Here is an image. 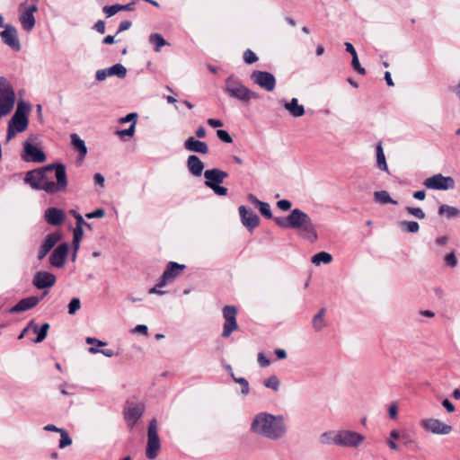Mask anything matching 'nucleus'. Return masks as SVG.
Listing matches in <instances>:
<instances>
[{
	"mask_svg": "<svg viewBox=\"0 0 460 460\" xmlns=\"http://www.w3.org/2000/svg\"><path fill=\"white\" fill-rule=\"evenodd\" d=\"M264 385L276 391L279 386V380L276 376H270L269 378L264 380Z\"/></svg>",
	"mask_w": 460,
	"mask_h": 460,
	"instance_id": "a19ab883",
	"label": "nucleus"
},
{
	"mask_svg": "<svg viewBox=\"0 0 460 460\" xmlns=\"http://www.w3.org/2000/svg\"><path fill=\"white\" fill-rule=\"evenodd\" d=\"M283 106L295 118L302 117L305 114V108L298 104L296 98H292L290 102H285Z\"/></svg>",
	"mask_w": 460,
	"mask_h": 460,
	"instance_id": "bb28decb",
	"label": "nucleus"
},
{
	"mask_svg": "<svg viewBox=\"0 0 460 460\" xmlns=\"http://www.w3.org/2000/svg\"><path fill=\"white\" fill-rule=\"evenodd\" d=\"M217 136L224 143L230 144L233 142L232 137L229 135V133L226 130L217 129Z\"/></svg>",
	"mask_w": 460,
	"mask_h": 460,
	"instance_id": "49530a36",
	"label": "nucleus"
},
{
	"mask_svg": "<svg viewBox=\"0 0 460 460\" xmlns=\"http://www.w3.org/2000/svg\"><path fill=\"white\" fill-rule=\"evenodd\" d=\"M243 60L246 64H252L258 60V58L253 51L247 49L243 53Z\"/></svg>",
	"mask_w": 460,
	"mask_h": 460,
	"instance_id": "09e8293b",
	"label": "nucleus"
},
{
	"mask_svg": "<svg viewBox=\"0 0 460 460\" xmlns=\"http://www.w3.org/2000/svg\"><path fill=\"white\" fill-rule=\"evenodd\" d=\"M251 79L254 84L268 92H271L275 89L276 79L270 72L255 70L251 74Z\"/></svg>",
	"mask_w": 460,
	"mask_h": 460,
	"instance_id": "ddd939ff",
	"label": "nucleus"
},
{
	"mask_svg": "<svg viewBox=\"0 0 460 460\" xmlns=\"http://www.w3.org/2000/svg\"><path fill=\"white\" fill-rule=\"evenodd\" d=\"M420 425L426 431L436 435H447L452 431L451 425L434 418L422 419Z\"/></svg>",
	"mask_w": 460,
	"mask_h": 460,
	"instance_id": "9b49d317",
	"label": "nucleus"
},
{
	"mask_svg": "<svg viewBox=\"0 0 460 460\" xmlns=\"http://www.w3.org/2000/svg\"><path fill=\"white\" fill-rule=\"evenodd\" d=\"M237 308L234 305H226L223 308V316L225 319L224 328L222 336L226 338L231 333L238 329V323L236 321Z\"/></svg>",
	"mask_w": 460,
	"mask_h": 460,
	"instance_id": "f8f14e48",
	"label": "nucleus"
},
{
	"mask_svg": "<svg viewBox=\"0 0 460 460\" xmlns=\"http://www.w3.org/2000/svg\"><path fill=\"white\" fill-rule=\"evenodd\" d=\"M93 28L99 33L103 34L105 32V22L102 20H99L95 22Z\"/></svg>",
	"mask_w": 460,
	"mask_h": 460,
	"instance_id": "680f3d73",
	"label": "nucleus"
},
{
	"mask_svg": "<svg viewBox=\"0 0 460 460\" xmlns=\"http://www.w3.org/2000/svg\"><path fill=\"white\" fill-rule=\"evenodd\" d=\"M105 216V210L103 208H97L93 212L87 213L85 217L89 219L92 218H102Z\"/></svg>",
	"mask_w": 460,
	"mask_h": 460,
	"instance_id": "864d4df0",
	"label": "nucleus"
},
{
	"mask_svg": "<svg viewBox=\"0 0 460 460\" xmlns=\"http://www.w3.org/2000/svg\"><path fill=\"white\" fill-rule=\"evenodd\" d=\"M93 181L96 185H100L103 187L104 185V177L101 173H95L93 176Z\"/></svg>",
	"mask_w": 460,
	"mask_h": 460,
	"instance_id": "338daca9",
	"label": "nucleus"
},
{
	"mask_svg": "<svg viewBox=\"0 0 460 460\" xmlns=\"http://www.w3.org/2000/svg\"><path fill=\"white\" fill-rule=\"evenodd\" d=\"M137 114L135 113V112H132V113H128L127 116L121 118L119 119V122L120 123H127V122H132L133 121H136L137 122Z\"/></svg>",
	"mask_w": 460,
	"mask_h": 460,
	"instance_id": "13d9d810",
	"label": "nucleus"
},
{
	"mask_svg": "<svg viewBox=\"0 0 460 460\" xmlns=\"http://www.w3.org/2000/svg\"><path fill=\"white\" fill-rule=\"evenodd\" d=\"M211 190L218 196H226L228 191L226 187L220 186V184L211 186Z\"/></svg>",
	"mask_w": 460,
	"mask_h": 460,
	"instance_id": "5fc2aeb1",
	"label": "nucleus"
},
{
	"mask_svg": "<svg viewBox=\"0 0 460 460\" xmlns=\"http://www.w3.org/2000/svg\"><path fill=\"white\" fill-rule=\"evenodd\" d=\"M325 309L322 308L313 318V327L319 332L325 326L324 321Z\"/></svg>",
	"mask_w": 460,
	"mask_h": 460,
	"instance_id": "72a5a7b5",
	"label": "nucleus"
},
{
	"mask_svg": "<svg viewBox=\"0 0 460 460\" xmlns=\"http://www.w3.org/2000/svg\"><path fill=\"white\" fill-rule=\"evenodd\" d=\"M376 166L379 170L384 171L385 172H389L388 165L386 163L385 155L383 150L382 144H377L376 147Z\"/></svg>",
	"mask_w": 460,
	"mask_h": 460,
	"instance_id": "c756f323",
	"label": "nucleus"
},
{
	"mask_svg": "<svg viewBox=\"0 0 460 460\" xmlns=\"http://www.w3.org/2000/svg\"><path fill=\"white\" fill-rule=\"evenodd\" d=\"M228 177V173L217 168L208 169L204 172L205 185L211 189V186L218 185L224 182Z\"/></svg>",
	"mask_w": 460,
	"mask_h": 460,
	"instance_id": "a211bd4d",
	"label": "nucleus"
},
{
	"mask_svg": "<svg viewBox=\"0 0 460 460\" xmlns=\"http://www.w3.org/2000/svg\"><path fill=\"white\" fill-rule=\"evenodd\" d=\"M29 328H31L33 332L37 334V338L33 341L35 343H40L46 339L49 324L46 323L40 327L34 321H31L29 323Z\"/></svg>",
	"mask_w": 460,
	"mask_h": 460,
	"instance_id": "cd10ccee",
	"label": "nucleus"
},
{
	"mask_svg": "<svg viewBox=\"0 0 460 460\" xmlns=\"http://www.w3.org/2000/svg\"><path fill=\"white\" fill-rule=\"evenodd\" d=\"M0 37L4 44L10 47L15 51L21 49V43L18 38L17 30L10 25L6 24L4 30L0 32Z\"/></svg>",
	"mask_w": 460,
	"mask_h": 460,
	"instance_id": "2eb2a0df",
	"label": "nucleus"
},
{
	"mask_svg": "<svg viewBox=\"0 0 460 460\" xmlns=\"http://www.w3.org/2000/svg\"><path fill=\"white\" fill-rule=\"evenodd\" d=\"M247 199L250 203L255 205L256 207H260V205L263 202V201H261L259 200L256 196H254L253 194H249L247 196Z\"/></svg>",
	"mask_w": 460,
	"mask_h": 460,
	"instance_id": "774afa93",
	"label": "nucleus"
},
{
	"mask_svg": "<svg viewBox=\"0 0 460 460\" xmlns=\"http://www.w3.org/2000/svg\"><path fill=\"white\" fill-rule=\"evenodd\" d=\"M259 210L261 214L264 216L266 218L270 219L272 217V213L269 203L262 202L259 207Z\"/></svg>",
	"mask_w": 460,
	"mask_h": 460,
	"instance_id": "de8ad7c7",
	"label": "nucleus"
},
{
	"mask_svg": "<svg viewBox=\"0 0 460 460\" xmlns=\"http://www.w3.org/2000/svg\"><path fill=\"white\" fill-rule=\"evenodd\" d=\"M108 76H110V75H109V72L107 71V68L97 70L96 75H95L97 81H103Z\"/></svg>",
	"mask_w": 460,
	"mask_h": 460,
	"instance_id": "bf43d9fd",
	"label": "nucleus"
},
{
	"mask_svg": "<svg viewBox=\"0 0 460 460\" xmlns=\"http://www.w3.org/2000/svg\"><path fill=\"white\" fill-rule=\"evenodd\" d=\"M81 308V301L78 297H74L68 304V314L73 315Z\"/></svg>",
	"mask_w": 460,
	"mask_h": 460,
	"instance_id": "ea45409f",
	"label": "nucleus"
},
{
	"mask_svg": "<svg viewBox=\"0 0 460 460\" xmlns=\"http://www.w3.org/2000/svg\"><path fill=\"white\" fill-rule=\"evenodd\" d=\"M84 235V230L80 228H75L73 234V244L75 247V251H77L80 245V242Z\"/></svg>",
	"mask_w": 460,
	"mask_h": 460,
	"instance_id": "58836bf2",
	"label": "nucleus"
},
{
	"mask_svg": "<svg viewBox=\"0 0 460 460\" xmlns=\"http://www.w3.org/2000/svg\"><path fill=\"white\" fill-rule=\"evenodd\" d=\"M69 245L66 243H60L50 254L49 262L56 268H62L65 265Z\"/></svg>",
	"mask_w": 460,
	"mask_h": 460,
	"instance_id": "f3484780",
	"label": "nucleus"
},
{
	"mask_svg": "<svg viewBox=\"0 0 460 460\" xmlns=\"http://www.w3.org/2000/svg\"><path fill=\"white\" fill-rule=\"evenodd\" d=\"M75 223H76V226L75 228H80V229H83V226H89V224H87L84 217L81 216V215H76L75 216Z\"/></svg>",
	"mask_w": 460,
	"mask_h": 460,
	"instance_id": "0e129e2a",
	"label": "nucleus"
},
{
	"mask_svg": "<svg viewBox=\"0 0 460 460\" xmlns=\"http://www.w3.org/2000/svg\"><path fill=\"white\" fill-rule=\"evenodd\" d=\"M40 302L38 296H29L20 300L15 305L9 309L10 314H16L30 310L35 307Z\"/></svg>",
	"mask_w": 460,
	"mask_h": 460,
	"instance_id": "b1692460",
	"label": "nucleus"
},
{
	"mask_svg": "<svg viewBox=\"0 0 460 460\" xmlns=\"http://www.w3.org/2000/svg\"><path fill=\"white\" fill-rule=\"evenodd\" d=\"M364 439V436L356 431L342 429L336 432L334 444L345 447H358Z\"/></svg>",
	"mask_w": 460,
	"mask_h": 460,
	"instance_id": "1a4fd4ad",
	"label": "nucleus"
},
{
	"mask_svg": "<svg viewBox=\"0 0 460 460\" xmlns=\"http://www.w3.org/2000/svg\"><path fill=\"white\" fill-rule=\"evenodd\" d=\"M460 213V210L456 207H451L448 205H441L438 208V214L440 216H445L447 218L451 219L456 217Z\"/></svg>",
	"mask_w": 460,
	"mask_h": 460,
	"instance_id": "7c9ffc66",
	"label": "nucleus"
},
{
	"mask_svg": "<svg viewBox=\"0 0 460 460\" xmlns=\"http://www.w3.org/2000/svg\"><path fill=\"white\" fill-rule=\"evenodd\" d=\"M184 148L187 151L206 155L208 153V146L206 142L196 139L193 137H188L184 142Z\"/></svg>",
	"mask_w": 460,
	"mask_h": 460,
	"instance_id": "393cba45",
	"label": "nucleus"
},
{
	"mask_svg": "<svg viewBox=\"0 0 460 460\" xmlns=\"http://www.w3.org/2000/svg\"><path fill=\"white\" fill-rule=\"evenodd\" d=\"M161 444L157 431V421L155 419L150 420L147 430V447L146 456L148 459H155L160 449Z\"/></svg>",
	"mask_w": 460,
	"mask_h": 460,
	"instance_id": "0eeeda50",
	"label": "nucleus"
},
{
	"mask_svg": "<svg viewBox=\"0 0 460 460\" xmlns=\"http://www.w3.org/2000/svg\"><path fill=\"white\" fill-rule=\"evenodd\" d=\"M145 411L144 404H135L131 407H127L123 411L124 419L128 427L132 429L137 424V420L142 417Z\"/></svg>",
	"mask_w": 460,
	"mask_h": 460,
	"instance_id": "dca6fc26",
	"label": "nucleus"
},
{
	"mask_svg": "<svg viewBox=\"0 0 460 460\" xmlns=\"http://www.w3.org/2000/svg\"><path fill=\"white\" fill-rule=\"evenodd\" d=\"M234 380L242 385V394H247L249 393V383L244 377H234Z\"/></svg>",
	"mask_w": 460,
	"mask_h": 460,
	"instance_id": "603ef678",
	"label": "nucleus"
},
{
	"mask_svg": "<svg viewBox=\"0 0 460 460\" xmlns=\"http://www.w3.org/2000/svg\"><path fill=\"white\" fill-rule=\"evenodd\" d=\"M60 440H59V447L64 448L72 444V439L68 436L66 430H60Z\"/></svg>",
	"mask_w": 460,
	"mask_h": 460,
	"instance_id": "79ce46f5",
	"label": "nucleus"
},
{
	"mask_svg": "<svg viewBox=\"0 0 460 460\" xmlns=\"http://www.w3.org/2000/svg\"><path fill=\"white\" fill-rule=\"evenodd\" d=\"M119 8V4L106 5L103 7L102 11L107 17H111L120 11Z\"/></svg>",
	"mask_w": 460,
	"mask_h": 460,
	"instance_id": "c03bdc74",
	"label": "nucleus"
},
{
	"mask_svg": "<svg viewBox=\"0 0 460 460\" xmlns=\"http://www.w3.org/2000/svg\"><path fill=\"white\" fill-rule=\"evenodd\" d=\"M135 129H136V121H133V123H131V125L129 126L128 128L118 130L117 135L120 137H123L125 136L133 137L135 134Z\"/></svg>",
	"mask_w": 460,
	"mask_h": 460,
	"instance_id": "a18cd8bd",
	"label": "nucleus"
},
{
	"mask_svg": "<svg viewBox=\"0 0 460 460\" xmlns=\"http://www.w3.org/2000/svg\"><path fill=\"white\" fill-rule=\"evenodd\" d=\"M32 283L39 289L51 288L56 283V277L48 271H38L34 275Z\"/></svg>",
	"mask_w": 460,
	"mask_h": 460,
	"instance_id": "412c9836",
	"label": "nucleus"
},
{
	"mask_svg": "<svg viewBox=\"0 0 460 460\" xmlns=\"http://www.w3.org/2000/svg\"><path fill=\"white\" fill-rule=\"evenodd\" d=\"M399 226L403 231L411 234L418 233L420 230V225L416 221H401Z\"/></svg>",
	"mask_w": 460,
	"mask_h": 460,
	"instance_id": "e433bc0d",
	"label": "nucleus"
},
{
	"mask_svg": "<svg viewBox=\"0 0 460 460\" xmlns=\"http://www.w3.org/2000/svg\"><path fill=\"white\" fill-rule=\"evenodd\" d=\"M31 110L30 103L24 101L18 102L16 111L8 122L6 142L11 141L17 134L27 129Z\"/></svg>",
	"mask_w": 460,
	"mask_h": 460,
	"instance_id": "20e7f679",
	"label": "nucleus"
},
{
	"mask_svg": "<svg viewBox=\"0 0 460 460\" xmlns=\"http://www.w3.org/2000/svg\"><path fill=\"white\" fill-rule=\"evenodd\" d=\"M405 209L410 215H411L419 219L425 218V213L420 208L406 207Z\"/></svg>",
	"mask_w": 460,
	"mask_h": 460,
	"instance_id": "37998d69",
	"label": "nucleus"
},
{
	"mask_svg": "<svg viewBox=\"0 0 460 460\" xmlns=\"http://www.w3.org/2000/svg\"><path fill=\"white\" fill-rule=\"evenodd\" d=\"M37 11L38 7L35 4L24 11H21L19 21L24 31H31L34 28L36 22L33 14Z\"/></svg>",
	"mask_w": 460,
	"mask_h": 460,
	"instance_id": "aec40b11",
	"label": "nucleus"
},
{
	"mask_svg": "<svg viewBox=\"0 0 460 460\" xmlns=\"http://www.w3.org/2000/svg\"><path fill=\"white\" fill-rule=\"evenodd\" d=\"M132 25V22L130 21H122L119 25V30L117 31V33H119L121 31H127L128 30Z\"/></svg>",
	"mask_w": 460,
	"mask_h": 460,
	"instance_id": "e2e57ef3",
	"label": "nucleus"
},
{
	"mask_svg": "<svg viewBox=\"0 0 460 460\" xmlns=\"http://www.w3.org/2000/svg\"><path fill=\"white\" fill-rule=\"evenodd\" d=\"M15 100V93L11 83L4 76H0V119L13 111Z\"/></svg>",
	"mask_w": 460,
	"mask_h": 460,
	"instance_id": "423d86ee",
	"label": "nucleus"
},
{
	"mask_svg": "<svg viewBox=\"0 0 460 460\" xmlns=\"http://www.w3.org/2000/svg\"><path fill=\"white\" fill-rule=\"evenodd\" d=\"M375 201L381 204H397V201L394 200L386 190H379L374 193Z\"/></svg>",
	"mask_w": 460,
	"mask_h": 460,
	"instance_id": "473e14b6",
	"label": "nucleus"
},
{
	"mask_svg": "<svg viewBox=\"0 0 460 460\" xmlns=\"http://www.w3.org/2000/svg\"><path fill=\"white\" fill-rule=\"evenodd\" d=\"M132 332L133 333H141L143 335H147L148 334V328L145 324H138V325H137L133 329Z\"/></svg>",
	"mask_w": 460,
	"mask_h": 460,
	"instance_id": "4d7b16f0",
	"label": "nucleus"
},
{
	"mask_svg": "<svg viewBox=\"0 0 460 460\" xmlns=\"http://www.w3.org/2000/svg\"><path fill=\"white\" fill-rule=\"evenodd\" d=\"M332 261V254H330L326 252H320L312 257V262L314 265H320L322 262L324 264H328Z\"/></svg>",
	"mask_w": 460,
	"mask_h": 460,
	"instance_id": "f704fd0d",
	"label": "nucleus"
},
{
	"mask_svg": "<svg viewBox=\"0 0 460 460\" xmlns=\"http://www.w3.org/2000/svg\"><path fill=\"white\" fill-rule=\"evenodd\" d=\"M444 261H445V262H446L448 266H450V267H452V268H454V267H456V266L457 265V259H456V254H455V252H450V253L447 254V255L445 256V258H444Z\"/></svg>",
	"mask_w": 460,
	"mask_h": 460,
	"instance_id": "3c124183",
	"label": "nucleus"
},
{
	"mask_svg": "<svg viewBox=\"0 0 460 460\" xmlns=\"http://www.w3.org/2000/svg\"><path fill=\"white\" fill-rule=\"evenodd\" d=\"M24 181L32 189L42 190L49 194L64 191L68 184L66 166L63 164H52L42 169L30 171Z\"/></svg>",
	"mask_w": 460,
	"mask_h": 460,
	"instance_id": "f257e3e1",
	"label": "nucleus"
},
{
	"mask_svg": "<svg viewBox=\"0 0 460 460\" xmlns=\"http://www.w3.org/2000/svg\"><path fill=\"white\" fill-rule=\"evenodd\" d=\"M277 206L279 209H281L283 211H287V210L290 209L292 204L288 199H281V200L278 201Z\"/></svg>",
	"mask_w": 460,
	"mask_h": 460,
	"instance_id": "6e6d98bb",
	"label": "nucleus"
},
{
	"mask_svg": "<svg viewBox=\"0 0 460 460\" xmlns=\"http://www.w3.org/2000/svg\"><path fill=\"white\" fill-rule=\"evenodd\" d=\"M37 141V137L31 136L23 143V150L22 153V159L25 162L43 163L46 160V155L40 148L33 144Z\"/></svg>",
	"mask_w": 460,
	"mask_h": 460,
	"instance_id": "6e6552de",
	"label": "nucleus"
},
{
	"mask_svg": "<svg viewBox=\"0 0 460 460\" xmlns=\"http://www.w3.org/2000/svg\"><path fill=\"white\" fill-rule=\"evenodd\" d=\"M238 211L243 225L249 231H252L259 226L260 218L252 210L247 209L245 206H240Z\"/></svg>",
	"mask_w": 460,
	"mask_h": 460,
	"instance_id": "6ab92c4d",
	"label": "nucleus"
},
{
	"mask_svg": "<svg viewBox=\"0 0 460 460\" xmlns=\"http://www.w3.org/2000/svg\"><path fill=\"white\" fill-rule=\"evenodd\" d=\"M258 363L260 364L261 367H266L270 365V360L265 357V355L263 353H259L258 354Z\"/></svg>",
	"mask_w": 460,
	"mask_h": 460,
	"instance_id": "052dcab7",
	"label": "nucleus"
},
{
	"mask_svg": "<svg viewBox=\"0 0 460 460\" xmlns=\"http://www.w3.org/2000/svg\"><path fill=\"white\" fill-rule=\"evenodd\" d=\"M148 40L155 46L154 50L159 52L162 47L168 45V42L160 33H153L149 36Z\"/></svg>",
	"mask_w": 460,
	"mask_h": 460,
	"instance_id": "2f4dec72",
	"label": "nucleus"
},
{
	"mask_svg": "<svg viewBox=\"0 0 460 460\" xmlns=\"http://www.w3.org/2000/svg\"><path fill=\"white\" fill-rule=\"evenodd\" d=\"M335 434L333 431L323 432L320 436V442L323 445L334 444Z\"/></svg>",
	"mask_w": 460,
	"mask_h": 460,
	"instance_id": "4c0bfd02",
	"label": "nucleus"
},
{
	"mask_svg": "<svg viewBox=\"0 0 460 460\" xmlns=\"http://www.w3.org/2000/svg\"><path fill=\"white\" fill-rule=\"evenodd\" d=\"M44 217L49 225L59 226L64 222L66 215L60 208H49L45 210Z\"/></svg>",
	"mask_w": 460,
	"mask_h": 460,
	"instance_id": "5701e85b",
	"label": "nucleus"
},
{
	"mask_svg": "<svg viewBox=\"0 0 460 460\" xmlns=\"http://www.w3.org/2000/svg\"><path fill=\"white\" fill-rule=\"evenodd\" d=\"M109 75H116L119 78H124L127 75V68L121 64H115L107 68Z\"/></svg>",
	"mask_w": 460,
	"mask_h": 460,
	"instance_id": "c9c22d12",
	"label": "nucleus"
},
{
	"mask_svg": "<svg viewBox=\"0 0 460 460\" xmlns=\"http://www.w3.org/2000/svg\"><path fill=\"white\" fill-rule=\"evenodd\" d=\"M185 268L186 266L184 264L170 261L159 279V286H165L169 282L172 281L176 277L181 274Z\"/></svg>",
	"mask_w": 460,
	"mask_h": 460,
	"instance_id": "4468645a",
	"label": "nucleus"
},
{
	"mask_svg": "<svg viewBox=\"0 0 460 460\" xmlns=\"http://www.w3.org/2000/svg\"><path fill=\"white\" fill-rule=\"evenodd\" d=\"M71 145L76 150L81 158H84L87 154V147L84 141L75 133L71 134Z\"/></svg>",
	"mask_w": 460,
	"mask_h": 460,
	"instance_id": "c85d7f7f",
	"label": "nucleus"
},
{
	"mask_svg": "<svg viewBox=\"0 0 460 460\" xmlns=\"http://www.w3.org/2000/svg\"><path fill=\"white\" fill-rule=\"evenodd\" d=\"M224 91L229 97L243 102H248L252 99L259 98V94L251 91L241 80L234 75H230L226 79Z\"/></svg>",
	"mask_w": 460,
	"mask_h": 460,
	"instance_id": "39448f33",
	"label": "nucleus"
},
{
	"mask_svg": "<svg viewBox=\"0 0 460 460\" xmlns=\"http://www.w3.org/2000/svg\"><path fill=\"white\" fill-rule=\"evenodd\" d=\"M351 66L355 71H357L360 75L366 74V69L361 66L358 56L352 58Z\"/></svg>",
	"mask_w": 460,
	"mask_h": 460,
	"instance_id": "8fccbe9b",
	"label": "nucleus"
},
{
	"mask_svg": "<svg viewBox=\"0 0 460 460\" xmlns=\"http://www.w3.org/2000/svg\"><path fill=\"white\" fill-rule=\"evenodd\" d=\"M207 123L212 128H220L223 126V122L220 119H208L207 120Z\"/></svg>",
	"mask_w": 460,
	"mask_h": 460,
	"instance_id": "69168bd1",
	"label": "nucleus"
},
{
	"mask_svg": "<svg viewBox=\"0 0 460 460\" xmlns=\"http://www.w3.org/2000/svg\"><path fill=\"white\" fill-rule=\"evenodd\" d=\"M187 168L191 175L199 177L204 170V164L199 157L191 155L187 159Z\"/></svg>",
	"mask_w": 460,
	"mask_h": 460,
	"instance_id": "a878e982",
	"label": "nucleus"
},
{
	"mask_svg": "<svg viewBox=\"0 0 460 460\" xmlns=\"http://www.w3.org/2000/svg\"><path fill=\"white\" fill-rule=\"evenodd\" d=\"M425 187L431 190H447L455 188L456 182L453 177L444 176L441 173L435 174L424 181Z\"/></svg>",
	"mask_w": 460,
	"mask_h": 460,
	"instance_id": "9d476101",
	"label": "nucleus"
},
{
	"mask_svg": "<svg viewBox=\"0 0 460 460\" xmlns=\"http://www.w3.org/2000/svg\"><path fill=\"white\" fill-rule=\"evenodd\" d=\"M274 221L279 227L297 230L301 236L310 243H314L318 239L311 217L299 208L292 209L287 217H275Z\"/></svg>",
	"mask_w": 460,
	"mask_h": 460,
	"instance_id": "7ed1b4c3",
	"label": "nucleus"
},
{
	"mask_svg": "<svg viewBox=\"0 0 460 460\" xmlns=\"http://www.w3.org/2000/svg\"><path fill=\"white\" fill-rule=\"evenodd\" d=\"M61 235L58 233H51L49 234L44 241L42 242L39 253H38V259L41 261L50 251L51 249L57 244V243L60 240Z\"/></svg>",
	"mask_w": 460,
	"mask_h": 460,
	"instance_id": "4be33fe9",
	"label": "nucleus"
},
{
	"mask_svg": "<svg viewBox=\"0 0 460 460\" xmlns=\"http://www.w3.org/2000/svg\"><path fill=\"white\" fill-rule=\"evenodd\" d=\"M251 430L261 437L277 441L285 437L287 427L281 415L260 412L252 421Z\"/></svg>",
	"mask_w": 460,
	"mask_h": 460,
	"instance_id": "f03ea898",
	"label": "nucleus"
}]
</instances>
